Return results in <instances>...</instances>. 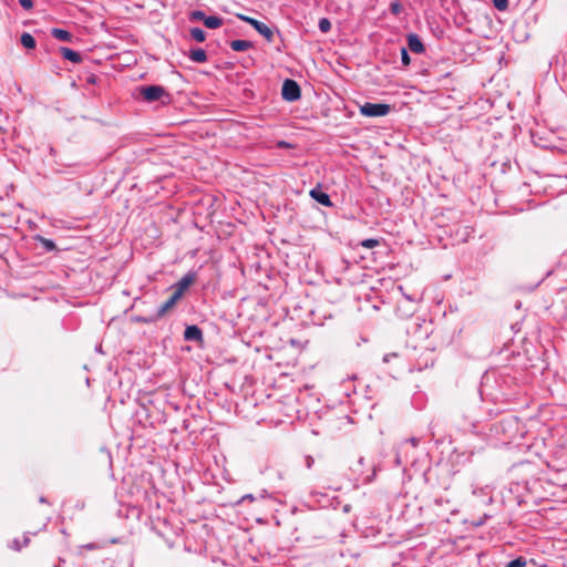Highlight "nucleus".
<instances>
[{
  "label": "nucleus",
  "instance_id": "1",
  "mask_svg": "<svg viewBox=\"0 0 567 567\" xmlns=\"http://www.w3.org/2000/svg\"><path fill=\"white\" fill-rule=\"evenodd\" d=\"M391 111V106L385 103L367 102L360 106V113L367 117L385 116Z\"/></svg>",
  "mask_w": 567,
  "mask_h": 567
},
{
  "label": "nucleus",
  "instance_id": "2",
  "mask_svg": "<svg viewBox=\"0 0 567 567\" xmlns=\"http://www.w3.org/2000/svg\"><path fill=\"white\" fill-rule=\"evenodd\" d=\"M140 96L143 97L146 102H155L162 100V97H168V93L165 91L163 86L159 85H148V86H140L138 89Z\"/></svg>",
  "mask_w": 567,
  "mask_h": 567
},
{
  "label": "nucleus",
  "instance_id": "3",
  "mask_svg": "<svg viewBox=\"0 0 567 567\" xmlns=\"http://www.w3.org/2000/svg\"><path fill=\"white\" fill-rule=\"evenodd\" d=\"M281 95L288 102L297 101L301 95L300 86L296 81L287 79L284 81Z\"/></svg>",
  "mask_w": 567,
  "mask_h": 567
},
{
  "label": "nucleus",
  "instance_id": "4",
  "mask_svg": "<svg viewBox=\"0 0 567 567\" xmlns=\"http://www.w3.org/2000/svg\"><path fill=\"white\" fill-rule=\"evenodd\" d=\"M237 18L240 19L241 21L249 23L258 33H260L262 37H265L268 41L272 40L274 32L265 23H262L254 18H250L248 16L240 14V13L237 14Z\"/></svg>",
  "mask_w": 567,
  "mask_h": 567
},
{
  "label": "nucleus",
  "instance_id": "5",
  "mask_svg": "<svg viewBox=\"0 0 567 567\" xmlns=\"http://www.w3.org/2000/svg\"><path fill=\"white\" fill-rule=\"evenodd\" d=\"M195 280L196 272L188 271L174 285V292L182 298L184 292L195 282Z\"/></svg>",
  "mask_w": 567,
  "mask_h": 567
},
{
  "label": "nucleus",
  "instance_id": "6",
  "mask_svg": "<svg viewBox=\"0 0 567 567\" xmlns=\"http://www.w3.org/2000/svg\"><path fill=\"white\" fill-rule=\"evenodd\" d=\"M179 299H181V297H178L175 292H173V295L169 297V299L167 301H165L161 307H158L155 318H151V319L143 318V319H140V321L150 323V322H153L155 319L162 318L171 308H173L175 306V303Z\"/></svg>",
  "mask_w": 567,
  "mask_h": 567
},
{
  "label": "nucleus",
  "instance_id": "7",
  "mask_svg": "<svg viewBox=\"0 0 567 567\" xmlns=\"http://www.w3.org/2000/svg\"><path fill=\"white\" fill-rule=\"evenodd\" d=\"M310 196L311 198H313L315 200H317L319 204L326 206V207H331L332 206V202L330 199V196L324 193L319 186L318 187H315L310 190Z\"/></svg>",
  "mask_w": 567,
  "mask_h": 567
},
{
  "label": "nucleus",
  "instance_id": "8",
  "mask_svg": "<svg viewBox=\"0 0 567 567\" xmlns=\"http://www.w3.org/2000/svg\"><path fill=\"white\" fill-rule=\"evenodd\" d=\"M463 420L464 422L461 424L463 431L473 434L478 433V421L471 413H464Z\"/></svg>",
  "mask_w": 567,
  "mask_h": 567
},
{
  "label": "nucleus",
  "instance_id": "9",
  "mask_svg": "<svg viewBox=\"0 0 567 567\" xmlns=\"http://www.w3.org/2000/svg\"><path fill=\"white\" fill-rule=\"evenodd\" d=\"M408 45L412 52L417 54H421L425 51L424 44L422 43L419 35L415 33H410L408 35Z\"/></svg>",
  "mask_w": 567,
  "mask_h": 567
},
{
  "label": "nucleus",
  "instance_id": "10",
  "mask_svg": "<svg viewBox=\"0 0 567 567\" xmlns=\"http://www.w3.org/2000/svg\"><path fill=\"white\" fill-rule=\"evenodd\" d=\"M184 339L187 340V341H202L203 340V332L195 324L187 326L185 331H184Z\"/></svg>",
  "mask_w": 567,
  "mask_h": 567
},
{
  "label": "nucleus",
  "instance_id": "11",
  "mask_svg": "<svg viewBox=\"0 0 567 567\" xmlns=\"http://www.w3.org/2000/svg\"><path fill=\"white\" fill-rule=\"evenodd\" d=\"M60 53L61 55L65 59V60H69L73 63H80L82 62V55L81 53L70 49V48H66V47H62L60 48Z\"/></svg>",
  "mask_w": 567,
  "mask_h": 567
},
{
  "label": "nucleus",
  "instance_id": "12",
  "mask_svg": "<svg viewBox=\"0 0 567 567\" xmlns=\"http://www.w3.org/2000/svg\"><path fill=\"white\" fill-rule=\"evenodd\" d=\"M188 58L196 63H204L207 61V53L202 48H196L189 51Z\"/></svg>",
  "mask_w": 567,
  "mask_h": 567
},
{
  "label": "nucleus",
  "instance_id": "13",
  "mask_svg": "<svg viewBox=\"0 0 567 567\" xmlns=\"http://www.w3.org/2000/svg\"><path fill=\"white\" fill-rule=\"evenodd\" d=\"M230 48L234 51L243 52V51H246V50L252 48V43L248 40H233L230 42Z\"/></svg>",
  "mask_w": 567,
  "mask_h": 567
},
{
  "label": "nucleus",
  "instance_id": "14",
  "mask_svg": "<svg viewBox=\"0 0 567 567\" xmlns=\"http://www.w3.org/2000/svg\"><path fill=\"white\" fill-rule=\"evenodd\" d=\"M51 34L59 41L70 42L72 40V34L64 29L54 28Z\"/></svg>",
  "mask_w": 567,
  "mask_h": 567
},
{
  "label": "nucleus",
  "instance_id": "15",
  "mask_svg": "<svg viewBox=\"0 0 567 567\" xmlns=\"http://www.w3.org/2000/svg\"><path fill=\"white\" fill-rule=\"evenodd\" d=\"M204 24L208 29H217L223 25V19L216 16H209L206 17Z\"/></svg>",
  "mask_w": 567,
  "mask_h": 567
},
{
  "label": "nucleus",
  "instance_id": "16",
  "mask_svg": "<svg viewBox=\"0 0 567 567\" xmlns=\"http://www.w3.org/2000/svg\"><path fill=\"white\" fill-rule=\"evenodd\" d=\"M21 44L27 49H34L35 48V39L32 34L24 32L21 35Z\"/></svg>",
  "mask_w": 567,
  "mask_h": 567
},
{
  "label": "nucleus",
  "instance_id": "17",
  "mask_svg": "<svg viewBox=\"0 0 567 567\" xmlns=\"http://www.w3.org/2000/svg\"><path fill=\"white\" fill-rule=\"evenodd\" d=\"M190 35L197 42H204L206 39V34L200 28H192Z\"/></svg>",
  "mask_w": 567,
  "mask_h": 567
},
{
  "label": "nucleus",
  "instance_id": "18",
  "mask_svg": "<svg viewBox=\"0 0 567 567\" xmlns=\"http://www.w3.org/2000/svg\"><path fill=\"white\" fill-rule=\"evenodd\" d=\"M38 240L41 243L42 247L47 251H52V250H54L56 248L54 241L51 240V239L44 238L42 236H38Z\"/></svg>",
  "mask_w": 567,
  "mask_h": 567
},
{
  "label": "nucleus",
  "instance_id": "19",
  "mask_svg": "<svg viewBox=\"0 0 567 567\" xmlns=\"http://www.w3.org/2000/svg\"><path fill=\"white\" fill-rule=\"evenodd\" d=\"M206 17L207 16L202 10H194V11L189 12V16H188L190 21H203V23L205 22Z\"/></svg>",
  "mask_w": 567,
  "mask_h": 567
},
{
  "label": "nucleus",
  "instance_id": "20",
  "mask_svg": "<svg viewBox=\"0 0 567 567\" xmlns=\"http://www.w3.org/2000/svg\"><path fill=\"white\" fill-rule=\"evenodd\" d=\"M319 30L322 33H328L331 30V22L328 18H321L318 23Z\"/></svg>",
  "mask_w": 567,
  "mask_h": 567
},
{
  "label": "nucleus",
  "instance_id": "21",
  "mask_svg": "<svg viewBox=\"0 0 567 567\" xmlns=\"http://www.w3.org/2000/svg\"><path fill=\"white\" fill-rule=\"evenodd\" d=\"M380 245V240L375 238H368L361 241V246L368 249L374 248Z\"/></svg>",
  "mask_w": 567,
  "mask_h": 567
},
{
  "label": "nucleus",
  "instance_id": "22",
  "mask_svg": "<svg viewBox=\"0 0 567 567\" xmlns=\"http://www.w3.org/2000/svg\"><path fill=\"white\" fill-rule=\"evenodd\" d=\"M403 10L402 4L399 1H393L390 4V11L394 16H399Z\"/></svg>",
  "mask_w": 567,
  "mask_h": 567
},
{
  "label": "nucleus",
  "instance_id": "23",
  "mask_svg": "<svg viewBox=\"0 0 567 567\" xmlns=\"http://www.w3.org/2000/svg\"><path fill=\"white\" fill-rule=\"evenodd\" d=\"M494 7L499 11H506L508 8V0H492Z\"/></svg>",
  "mask_w": 567,
  "mask_h": 567
},
{
  "label": "nucleus",
  "instance_id": "24",
  "mask_svg": "<svg viewBox=\"0 0 567 567\" xmlns=\"http://www.w3.org/2000/svg\"><path fill=\"white\" fill-rule=\"evenodd\" d=\"M526 566V559L523 557H518L507 564L506 567H525Z\"/></svg>",
  "mask_w": 567,
  "mask_h": 567
},
{
  "label": "nucleus",
  "instance_id": "25",
  "mask_svg": "<svg viewBox=\"0 0 567 567\" xmlns=\"http://www.w3.org/2000/svg\"><path fill=\"white\" fill-rule=\"evenodd\" d=\"M401 62L404 66H408L411 63V59H410L408 49H405V48L401 49Z\"/></svg>",
  "mask_w": 567,
  "mask_h": 567
},
{
  "label": "nucleus",
  "instance_id": "26",
  "mask_svg": "<svg viewBox=\"0 0 567 567\" xmlns=\"http://www.w3.org/2000/svg\"><path fill=\"white\" fill-rule=\"evenodd\" d=\"M21 7L25 10H30L33 8V1L32 0H18Z\"/></svg>",
  "mask_w": 567,
  "mask_h": 567
},
{
  "label": "nucleus",
  "instance_id": "27",
  "mask_svg": "<svg viewBox=\"0 0 567 567\" xmlns=\"http://www.w3.org/2000/svg\"><path fill=\"white\" fill-rule=\"evenodd\" d=\"M315 460L311 455L305 456V465L307 468H311L313 466Z\"/></svg>",
  "mask_w": 567,
  "mask_h": 567
},
{
  "label": "nucleus",
  "instance_id": "28",
  "mask_svg": "<svg viewBox=\"0 0 567 567\" xmlns=\"http://www.w3.org/2000/svg\"><path fill=\"white\" fill-rule=\"evenodd\" d=\"M278 147H280V148H289V147H291V144L286 142V141H279L278 142Z\"/></svg>",
  "mask_w": 567,
  "mask_h": 567
},
{
  "label": "nucleus",
  "instance_id": "29",
  "mask_svg": "<svg viewBox=\"0 0 567 567\" xmlns=\"http://www.w3.org/2000/svg\"><path fill=\"white\" fill-rule=\"evenodd\" d=\"M443 504H445V505L450 506V502H449V501H445V502H444L442 498H436V499H435V505H436L437 507L442 506Z\"/></svg>",
  "mask_w": 567,
  "mask_h": 567
},
{
  "label": "nucleus",
  "instance_id": "30",
  "mask_svg": "<svg viewBox=\"0 0 567 567\" xmlns=\"http://www.w3.org/2000/svg\"><path fill=\"white\" fill-rule=\"evenodd\" d=\"M86 82L90 83V84H95L96 83V76L94 74H91L87 79H86Z\"/></svg>",
  "mask_w": 567,
  "mask_h": 567
},
{
  "label": "nucleus",
  "instance_id": "31",
  "mask_svg": "<svg viewBox=\"0 0 567 567\" xmlns=\"http://www.w3.org/2000/svg\"><path fill=\"white\" fill-rule=\"evenodd\" d=\"M12 548L16 550H20L22 548V546L19 544V540L16 539V540H13Z\"/></svg>",
  "mask_w": 567,
  "mask_h": 567
},
{
  "label": "nucleus",
  "instance_id": "32",
  "mask_svg": "<svg viewBox=\"0 0 567 567\" xmlns=\"http://www.w3.org/2000/svg\"><path fill=\"white\" fill-rule=\"evenodd\" d=\"M389 357H396V353H388L384 355L383 361L389 362Z\"/></svg>",
  "mask_w": 567,
  "mask_h": 567
},
{
  "label": "nucleus",
  "instance_id": "33",
  "mask_svg": "<svg viewBox=\"0 0 567 567\" xmlns=\"http://www.w3.org/2000/svg\"><path fill=\"white\" fill-rule=\"evenodd\" d=\"M409 442H411V444H412L413 446H416V445H417V443H419V440H417L416 437H411V439H409Z\"/></svg>",
  "mask_w": 567,
  "mask_h": 567
},
{
  "label": "nucleus",
  "instance_id": "34",
  "mask_svg": "<svg viewBox=\"0 0 567 567\" xmlns=\"http://www.w3.org/2000/svg\"><path fill=\"white\" fill-rule=\"evenodd\" d=\"M358 465H360V466L364 465V457H360L358 460Z\"/></svg>",
  "mask_w": 567,
  "mask_h": 567
},
{
  "label": "nucleus",
  "instance_id": "35",
  "mask_svg": "<svg viewBox=\"0 0 567 567\" xmlns=\"http://www.w3.org/2000/svg\"><path fill=\"white\" fill-rule=\"evenodd\" d=\"M246 498H247V501H252V499H254V496H252V495H246V496H244V498H243V499H246Z\"/></svg>",
  "mask_w": 567,
  "mask_h": 567
},
{
  "label": "nucleus",
  "instance_id": "36",
  "mask_svg": "<svg viewBox=\"0 0 567 567\" xmlns=\"http://www.w3.org/2000/svg\"><path fill=\"white\" fill-rule=\"evenodd\" d=\"M29 544V538L28 537H24L23 539V545L22 546H27Z\"/></svg>",
  "mask_w": 567,
  "mask_h": 567
},
{
  "label": "nucleus",
  "instance_id": "37",
  "mask_svg": "<svg viewBox=\"0 0 567 567\" xmlns=\"http://www.w3.org/2000/svg\"><path fill=\"white\" fill-rule=\"evenodd\" d=\"M436 516H440V517L444 518V515L440 514V513H436Z\"/></svg>",
  "mask_w": 567,
  "mask_h": 567
}]
</instances>
